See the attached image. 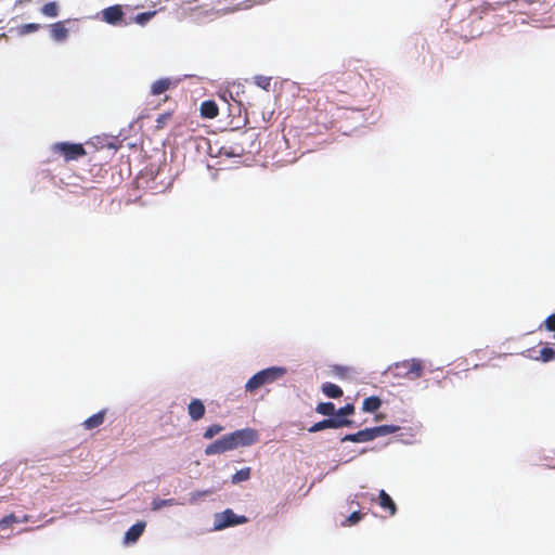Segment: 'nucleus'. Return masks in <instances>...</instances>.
<instances>
[{
    "mask_svg": "<svg viewBox=\"0 0 555 555\" xmlns=\"http://www.w3.org/2000/svg\"><path fill=\"white\" fill-rule=\"evenodd\" d=\"M327 83L333 86V89L327 91V99L338 107L346 108L348 103L338 96H353L356 87L361 83V76L353 70H345L336 73Z\"/></svg>",
    "mask_w": 555,
    "mask_h": 555,
    "instance_id": "obj_1",
    "label": "nucleus"
},
{
    "mask_svg": "<svg viewBox=\"0 0 555 555\" xmlns=\"http://www.w3.org/2000/svg\"><path fill=\"white\" fill-rule=\"evenodd\" d=\"M399 429L400 427L396 425H380L376 427L365 428L354 434L345 435L340 440L341 442H369L378 437H384L393 434Z\"/></svg>",
    "mask_w": 555,
    "mask_h": 555,
    "instance_id": "obj_2",
    "label": "nucleus"
},
{
    "mask_svg": "<svg viewBox=\"0 0 555 555\" xmlns=\"http://www.w3.org/2000/svg\"><path fill=\"white\" fill-rule=\"evenodd\" d=\"M286 374V369L279 366H271L259 371L253 375L246 383L245 389L253 392L262 386L274 383Z\"/></svg>",
    "mask_w": 555,
    "mask_h": 555,
    "instance_id": "obj_3",
    "label": "nucleus"
},
{
    "mask_svg": "<svg viewBox=\"0 0 555 555\" xmlns=\"http://www.w3.org/2000/svg\"><path fill=\"white\" fill-rule=\"evenodd\" d=\"M53 154L61 156L66 163L86 156L87 152L81 143L59 142L52 145Z\"/></svg>",
    "mask_w": 555,
    "mask_h": 555,
    "instance_id": "obj_4",
    "label": "nucleus"
},
{
    "mask_svg": "<svg viewBox=\"0 0 555 555\" xmlns=\"http://www.w3.org/2000/svg\"><path fill=\"white\" fill-rule=\"evenodd\" d=\"M396 375L409 379H417L423 375L424 366L421 360L411 359L395 364Z\"/></svg>",
    "mask_w": 555,
    "mask_h": 555,
    "instance_id": "obj_5",
    "label": "nucleus"
},
{
    "mask_svg": "<svg viewBox=\"0 0 555 555\" xmlns=\"http://www.w3.org/2000/svg\"><path fill=\"white\" fill-rule=\"evenodd\" d=\"M247 522L246 516H238L232 509L228 508L221 513L215 514L214 517V529L222 530L224 528L242 525Z\"/></svg>",
    "mask_w": 555,
    "mask_h": 555,
    "instance_id": "obj_6",
    "label": "nucleus"
},
{
    "mask_svg": "<svg viewBox=\"0 0 555 555\" xmlns=\"http://www.w3.org/2000/svg\"><path fill=\"white\" fill-rule=\"evenodd\" d=\"M232 439V443H234V449L238 447H248L258 441V433L253 428H244L240 430H235L230 434Z\"/></svg>",
    "mask_w": 555,
    "mask_h": 555,
    "instance_id": "obj_7",
    "label": "nucleus"
},
{
    "mask_svg": "<svg viewBox=\"0 0 555 555\" xmlns=\"http://www.w3.org/2000/svg\"><path fill=\"white\" fill-rule=\"evenodd\" d=\"M353 422L346 417H330L313 424L308 428L309 433H317L327 428H341L352 426Z\"/></svg>",
    "mask_w": 555,
    "mask_h": 555,
    "instance_id": "obj_8",
    "label": "nucleus"
},
{
    "mask_svg": "<svg viewBox=\"0 0 555 555\" xmlns=\"http://www.w3.org/2000/svg\"><path fill=\"white\" fill-rule=\"evenodd\" d=\"M234 450V443L229 435H224L212 443L208 444L205 449L206 455L221 454L227 451Z\"/></svg>",
    "mask_w": 555,
    "mask_h": 555,
    "instance_id": "obj_9",
    "label": "nucleus"
},
{
    "mask_svg": "<svg viewBox=\"0 0 555 555\" xmlns=\"http://www.w3.org/2000/svg\"><path fill=\"white\" fill-rule=\"evenodd\" d=\"M535 2H539V0H509V1L496 3V4L500 8H502L504 5L508 7L511 12L526 14L528 8Z\"/></svg>",
    "mask_w": 555,
    "mask_h": 555,
    "instance_id": "obj_10",
    "label": "nucleus"
},
{
    "mask_svg": "<svg viewBox=\"0 0 555 555\" xmlns=\"http://www.w3.org/2000/svg\"><path fill=\"white\" fill-rule=\"evenodd\" d=\"M103 20L112 25H116L121 22L124 17V11L121 5H112L102 11Z\"/></svg>",
    "mask_w": 555,
    "mask_h": 555,
    "instance_id": "obj_11",
    "label": "nucleus"
},
{
    "mask_svg": "<svg viewBox=\"0 0 555 555\" xmlns=\"http://www.w3.org/2000/svg\"><path fill=\"white\" fill-rule=\"evenodd\" d=\"M68 21H60L53 23L49 26L50 36L53 40L57 42L65 41L68 37V29L65 27V24Z\"/></svg>",
    "mask_w": 555,
    "mask_h": 555,
    "instance_id": "obj_12",
    "label": "nucleus"
},
{
    "mask_svg": "<svg viewBox=\"0 0 555 555\" xmlns=\"http://www.w3.org/2000/svg\"><path fill=\"white\" fill-rule=\"evenodd\" d=\"M199 112H201V116L203 118L212 119L218 116L219 108L215 101L206 100V101L202 102Z\"/></svg>",
    "mask_w": 555,
    "mask_h": 555,
    "instance_id": "obj_13",
    "label": "nucleus"
},
{
    "mask_svg": "<svg viewBox=\"0 0 555 555\" xmlns=\"http://www.w3.org/2000/svg\"><path fill=\"white\" fill-rule=\"evenodd\" d=\"M378 504L383 509L388 511L389 516L396 515L397 505L385 490H380L378 493Z\"/></svg>",
    "mask_w": 555,
    "mask_h": 555,
    "instance_id": "obj_14",
    "label": "nucleus"
},
{
    "mask_svg": "<svg viewBox=\"0 0 555 555\" xmlns=\"http://www.w3.org/2000/svg\"><path fill=\"white\" fill-rule=\"evenodd\" d=\"M188 412L193 421L201 420L205 414V405L199 399H193L188 406Z\"/></svg>",
    "mask_w": 555,
    "mask_h": 555,
    "instance_id": "obj_15",
    "label": "nucleus"
},
{
    "mask_svg": "<svg viewBox=\"0 0 555 555\" xmlns=\"http://www.w3.org/2000/svg\"><path fill=\"white\" fill-rule=\"evenodd\" d=\"M145 529V522L139 521L134 525H132L125 534V542L126 543H133L135 542L141 534L143 533Z\"/></svg>",
    "mask_w": 555,
    "mask_h": 555,
    "instance_id": "obj_16",
    "label": "nucleus"
},
{
    "mask_svg": "<svg viewBox=\"0 0 555 555\" xmlns=\"http://www.w3.org/2000/svg\"><path fill=\"white\" fill-rule=\"evenodd\" d=\"M172 80L170 78H160L152 83L151 93L153 95H160L170 89Z\"/></svg>",
    "mask_w": 555,
    "mask_h": 555,
    "instance_id": "obj_17",
    "label": "nucleus"
},
{
    "mask_svg": "<svg viewBox=\"0 0 555 555\" xmlns=\"http://www.w3.org/2000/svg\"><path fill=\"white\" fill-rule=\"evenodd\" d=\"M104 418H105V410H102L95 414H93L92 416L88 417L83 423H82V426L86 428V429H93V428H96L99 426H101L104 422Z\"/></svg>",
    "mask_w": 555,
    "mask_h": 555,
    "instance_id": "obj_18",
    "label": "nucleus"
},
{
    "mask_svg": "<svg viewBox=\"0 0 555 555\" xmlns=\"http://www.w3.org/2000/svg\"><path fill=\"white\" fill-rule=\"evenodd\" d=\"M322 392L327 397L332 399L340 398L343 396V389L333 384V383H324L322 385Z\"/></svg>",
    "mask_w": 555,
    "mask_h": 555,
    "instance_id": "obj_19",
    "label": "nucleus"
},
{
    "mask_svg": "<svg viewBox=\"0 0 555 555\" xmlns=\"http://www.w3.org/2000/svg\"><path fill=\"white\" fill-rule=\"evenodd\" d=\"M380 405L382 400L376 396H372L364 399L362 403V410L364 412L374 413L380 408Z\"/></svg>",
    "mask_w": 555,
    "mask_h": 555,
    "instance_id": "obj_20",
    "label": "nucleus"
},
{
    "mask_svg": "<svg viewBox=\"0 0 555 555\" xmlns=\"http://www.w3.org/2000/svg\"><path fill=\"white\" fill-rule=\"evenodd\" d=\"M315 412L324 416L336 415L335 404L333 402H321L315 406Z\"/></svg>",
    "mask_w": 555,
    "mask_h": 555,
    "instance_id": "obj_21",
    "label": "nucleus"
},
{
    "mask_svg": "<svg viewBox=\"0 0 555 555\" xmlns=\"http://www.w3.org/2000/svg\"><path fill=\"white\" fill-rule=\"evenodd\" d=\"M40 11L44 16L54 18L59 15V4L55 1L48 2Z\"/></svg>",
    "mask_w": 555,
    "mask_h": 555,
    "instance_id": "obj_22",
    "label": "nucleus"
},
{
    "mask_svg": "<svg viewBox=\"0 0 555 555\" xmlns=\"http://www.w3.org/2000/svg\"><path fill=\"white\" fill-rule=\"evenodd\" d=\"M250 467H245V468H242L240 470H237L233 476H232V483L236 485V483H240L242 481H246L250 478Z\"/></svg>",
    "mask_w": 555,
    "mask_h": 555,
    "instance_id": "obj_23",
    "label": "nucleus"
},
{
    "mask_svg": "<svg viewBox=\"0 0 555 555\" xmlns=\"http://www.w3.org/2000/svg\"><path fill=\"white\" fill-rule=\"evenodd\" d=\"M533 358L543 362H550L555 359V350L548 346H545L540 350V354Z\"/></svg>",
    "mask_w": 555,
    "mask_h": 555,
    "instance_id": "obj_24",
    "label": "nucleus"
},
{
    "mask_svg": "<svg viewBox=\"0 0 555 555\" xmlns=\"http://www.w3.org/2000/svg\"><path fill=\"white\" fill-rule=\"evenodd\" d=\"M177 504V501L175 499H159V498H155L153 501H152V509L153 511H158L165 506H172V505H176Z\"/></svg>",
    "mask_w": 555,
    "mask_h": 555,
    "instance_id": "obj_25",
    "label": "nucleus"
},
{
    "mask_svg": "<svg viewBox=\"0 0 555 555\" xmlns=\"http://www.w3.org/2000/svg\"><path fill=\"white\" fill-rule=\"evenodd\" d=\"M364 516H365L364 513H360V512L354 511V512H352L350 514L349 517H347L341 522V526H344V527L353 526V525L358 524Z\"/></svg>",
    "mask_w": 555,
    "mask_h": 555,
    "instance_id": "obj_26",
    "label": "nucleus"
},
{
    "mask_svg": "<svg viewBox=\"0 0 555 555\" xmlns=\"http://www.w3.org/2000/svg\"><path fill=\"white\" fill-rule=\"evenodd\" d=\"M222 430H223V427L221 425H218V424L210 425L206 428V430L204 433V438L211 439Z\"/></svg>",
    "mask_w": 555,
    "mask_h": 555,
    "instance_id": "obj_27",
    "label": "nucleus"
},
{
    "mask_svg": "<svg viewBox=\"0 0 555 555\" xmlns=\"http://www.w3.org/2000/svg\"><path fill=\"white\" fill-rule=\"evenodd\" d=\"M353 413H354V405L351 403H348V404L339 408L336 411L335 417H345V416L352 415Z\"/></svg>",
    "mask_w": 555,
    "mask_h": 555,
    "instance_id": "obj_28",
    "label": "nucleus"
},
{
    "mask_svg": "<svg viewBox=\"0 0 555 555\" xmlns=\"http://www.w3.org/2000/svg\"><path fill=\"white\" fill-rule=\"evenodd\" d=\"M40 28H41L40 24L28 23V24H24L20 27V33L22 35H26V34L35 33V31L39 30Z\"/></svg>",
    "mask_w": 555,
    "mask_h": 555,
    "instance_id": "obj_29",
    "label": "nucleus"
},
{
    "mask_svg": "<svg viewBox=\"0 0 555 555\" xmlns=\"http://www.w3.org/2000/svg\"><path fill=\"white\" fill-rule=\"evenodd\" d=\"M255 83L263 90H268L271 85V78L266 76H256Z\"/></svg>",
    "mask_w": 555,
    "mask_h": 555,
    "instance_id": "obj_30",
    "label": "nucleus"
},
{
    "mask_svg": "<svg viewBox=\"0 0 555 555\" xmlns=\"http://www.w3.org/2000/svg\"><path fill=\"white\" fill-rule=\"evenodd\" d=\"M154 15H155V12H143V13L138 14L134 20L138 24L143 25L146 22H149Z\"/></svg>",
    "mask_w": 555,
    "mask_h": 555,
    "instance_id": "obj_31",
    "label": "nucleus"
},
{
    "mask_svg": "<svg viewBox=\"0 0 555 555\" xmlns=\"http://www.w3.org/2000/svg\"><path fill=\"white\" fill-rule=\"evenodd\" d=\"M16 519H17V516L15 514H10V515L4 516L0 520V528L10 527L13 522H16Z\"/></svg>",
    "mask_w": 555,
    "mask_h": 555,
    "instance_id": "obj_32",
    "label": "nucleus"
},
{
    "mask_svg": "<svg viewBox=\"0 0 555 555\" xmlns=\"http://www.w3.org/2000/svg\"><path fill=\"white\" fill-rule=\"evenodd\" d=\"M544 326L546 331L555 332V313L548 315L544 321Z\"/></svg>",
    "mask_w": 555,
    "mask_h": 555,
    "instance_id": "obj_33",
    "label": "nucleus"
},
{
    "mask_svg": "<svg viewBox=\"0 0 555 555\" xmlns=\"http://www.w3.org/2000/svg\"><path fill=\"white\" fill-rule=\"evenodd\" d=\"M171 114L170 113H165V114H162L158 116V118L156 119V122H157V128H163L165 126V124L169 120Z\"/></svg>",
    "mask_w": 555,
    "mask_h": 555,
    "instance_id": "obj_34",
    "label": "nucleus"
},
{
    "mask_svg": "<svg viewBox=\"0 0 555 555\" xmlns=\"http://www.w3.org/2000/svg\"><path fill=\"white\" fill-rule=\"evenodd\" d=\"M349 370L344 366H335L334 373L338 376H345Z\"/></svg>",
    "mask_w": 555,
    "mask_h": 555,
    "instance_id": "obj_35",
    "label": "nucleus"
},
{
    "mask_svg": "<svg viewBox=\"0 0 555 555\" xmlns=\"http://www.w3.org/2000/svg\"><path fill=\"white\" fill-rule=\"evenodd\" d=\"M481 9H482V11H483V12H486V11H493V10H495L496 8H495V7H493V5H492V4H490V3H483V4L481 5Z\"/></svg>",
    "mask_w": 555,
    "mask_h": 555,
    "instance_id": "obj_36",
    "label": "nucleus"
},
{
    "mask_svg": "<svg viewBox=\"0 0 555 555\" xmlns=\"http://www.w3.org/2000/svg\"><path fill=\"white\" fill-rule=\"evenodd\" d=\"M30 518L31 517L29 515H23L22 517L17 516L16 522H27L30 520Z\"/></svg>",
    "mask_w": 555,
    "mask_h": 555,
    "instance_id": "obj_37",
    "label": "nucleus"
}]
</instances>
